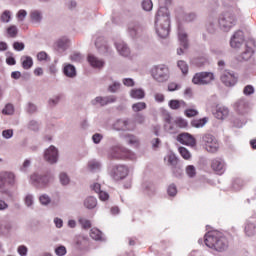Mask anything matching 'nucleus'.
Returning a JSON list of instances; mask_svg holds the SVG:
<instances>
[{"label": "nucleus", "instance_id": "nucleus-1", "mask_svg": "<svg viewBox=\"0 0 256 256\" xmlns=\"http://www.w3.org/2000/svg\"><path fill=\"white\" fill-rule=\"evenodd\" d=\"M171 27V13L167 7H161L158 9L155 17V31L160 39H166L169 37V31Z\"/></svg>", "mask_w": 256, "mask_h": 256}, {"label": "nucleus", "instance_id": "nucleus-2", "mask_svg": "<svg viewBox=\"0 0 256 256\" xmlns=\"http://www.w3.org/2000/svg\"><path fill=\"white\" fill-rule=\"evenodd\" d=\"M204 243L209 249L214 251L223 252L229 249V240L221 232L212 231L208 232L204 236Z\"/></svg>", "mask_w": 256, "mask_h": 256}, {"label": "nucleus", "instance_id": "nucleus-3", "mask_svg": "<svg viewBox=\"0 0 256 256\" xmlns=\"http://www.w3.org/2000/svg\"><path fill=\"white\" fill-rule=\"evenodd\" d=\"M108 159L119 161L121 159H136L135 153L121 144H116L108 149Z\"/></svg>", "mask_w": 256, "mask_h": 256}, {"label": "nucleus", "instance_id": "nucleus-4", "mask_svg": "<svg viewBox=\"0 0 256 256\" xmlns=\"http://www.w3.org/2000/svg\"><path fill=\"white\" fill-rule=\"evenodd\" d=\"M235 23H237V17L231 11H225L219 17V25L222 31H230L231 28L235 27Z\"/></svg>", "mask_w": 256, "mask_h": 256}, {"label": "nucleus", "instance_id": "nucleus-5", "mask_svg": "<svg viewBox=\"0 0 256 256\" xmlns=\"http://www.w3.org/2000/svg\"><path fill=\"white\" fill-rule=\"evenodd\" d=\"M152 77L158 83H165V81H169V77H170L169 67L163 64L154 66L152 68Z\"/></svg>", "mask_w": 256, "mask_h": 256}, {"label": "nucleus", "instance_id": "nucleus-6", "mask_svg": "<svg viewBox=\"0 0 256 256\" xmlns=\"http://www.w3.org/2000/svg\"><path fill=\"white\" fill-rule=\"evenodd\" d=\"M52 180L53 176L51 174L33 173L30 175L29 183L34 187H47Z\"/></svg>", "mask_w": 256, "mask_h": 256}, {"label": "nucleus", "instance_id": "nucleus-7", "mask_svg": "<svg viewBox=\"0 0 256 256\" xmlns=\"http://www.w3.org/2000/svg\"><path fill=\"white\" fill-rule=\"evenodd\" d=\"M253 46H255L254 40L247 41V43H245L243 46L242 53L236 57V61L239 63H245V61H249V59L253 57V53H255Z\"/></svg>", "mask_w": 256, "mask_h": 256}, {"label": "nucleus", "instance_id": "nucleus-8", "mask_svg": "<svg viewBox=\"0 0 256 256\" xmlns=\"http://www.w3.org/2000/svg\"><path fill=\"white\" fill-rule=\"evenodd\" d=\"M202 142L208 153H217V151H219V142L212 134H204Z\"/></svg>", "mask_w": 256, "mask_h": 256}, {"label": "nucleus", "instance_id": "nucleus-9", "mask_svg": "<svg viewBox=\"0 0 256 256\" xmlns=\"http://www.w3.org/2000/svg\"><path fill=\"white\" fill-rule=\"evenodd\" d=\"M212 81H215L213 72H199L192 78L194 85H209Z\"/></svg>", "mask_w": 256, "mask_h": 256}, {"label": "nucleus", "instance_id": "nucleus-10", "mask_svg": "<svg viewBox=\"0 0 256 256\" xmlns=\"http://www.w3.org/2000/svg\"><path fill=\"white\" fill-rule=\"evenodd\" d=\"M43 159L49 165H56L59 162V149L51 145L44 150Z\"/></svg>", "mask_w": 256, "mask_h": 256}, {"label": "nucleus", "instance_id": "nucleus-11", "mask_svg": "<svg viewBox=\"0 0 256 256\" xmlns=\"http://www.w3.org/2000/svg\"><path fill=\"white\" fill-rule=\"evenodd\" d=\"M238 79L239 77L237 74L231 70H223L220 75V81L226 87H235V85H237Z\"/></svg>", "mask_w": 256, "mask_h": 256}, {"label": "nucleus", "instance_id": "nucleus-12", "mask_svg": "<svg viewBox=\"0 0 256 256\" xmlns=\"http://www.w3.org/2000/svg\"><path fill=\"white\" fill-rule=\"evenodd\" d=\"M129 175V167L120 164L116 165L112 168L111 177L114 181H123V179L127 178Z\"/></svg>", "mask_w": 256, "mask_h": 256}, {"label": "nucleus", "instance_id": "nucleus-13", "mask_svg": "<svg viewBox=\"0 0 256 256\" xmlns=\"http://www.w3.org/2000/svg\"><path fill=\"white\" fill-rule=\"evenodd\" d=\"M127 32L132 39H137L145 33V27H143L139 22H132L128 24Z\"/></svg>", "mask_w": 256, "mask_h": 256}, {"label": "nucleus", "instance_id": "nucleus-14", "mask_svg": "<svg viewBox=\"0 0 256 256\" xmlns=\"http://www.w3.org/2000/svg\"><path fill=\"white\" fill-rule=\"evenodd\" d=\"M114 131H135V126L131 125L129 119H118L112 124Z\"/></svg>", "mask_w": 256, "mask_h": 256}, {"label": "nucleus", "instance_id": "nucleus-15", "mask_svg": "<svg viewBox=\"0 0 256 256\" xmlns=\"http://www.w3.org/2000/svg\"><path fill=\"white\" fill-rule=\"evenodd\" d=\"M211 169L215 171L217 175H223L225 173L227 167L225 165V160L222 158H214L211 161Z\"/></svg>", "mask_w": 256, "mask_h": 256}, {"label": "nucleus", "instance_id": "nucleus-16", "mask_svg": "<svg viewBox=\"0 0 256 256\" xmlns=\"http://www.w3.org/2000/svg\"><path fill=\"white\" fill-rule=\"evenodd\" d=\"M245 41V37L243 35V31L238 30L231 37L230 45L233 49H240L243 47V42Z\"/></svg>", "mask_w": 256, "mask_h": 256}, {"label": "nucleus", "instance_id": "nucleus-17", "mask_svg": "<svg viewBox=\"0 0 256 256\" xmlns=\"http://www.w3.org/2000/svg\"><path fill=\"white\" fill-rule=\"evenodd\" d=\"M177 141L182 145H188L190 147H195L196 145L195 138L189 133H182L178 135Z\"/></svg>", "mask_w": 256, "mask_h": 256}, {"label": "nucleus", "instance_id": "nucleus-18", "mask_svg": "<svg viewBox=\"0 0 256 256\" xmlns=\"http://www.w3.org/2000/svg\"><path fill=\"white\" fill-rule=\"evenodd\" d=\"M87 61L89 65L93 67V69H103V67H105V60L98 58L93 54L88 55Z\"/></svg>", "mask_w": 256, "mask_h": 256}, {"label": "nucleus", "instance_id": "nucleus-19", "mask_svg": "<svg viewBox=\"0 0 256 256\" xmlns=\"http://www.w3.org/2000/svg\"><path fill=\"white\" fill-rule=\"evenodd\" d=\"M115 47L122 57H130L131 56V48L127 45V43L123 41H119L115 43Z\"/></svg>", "mask_w": 256, "mask_h": 256}, {"label": "nucleus", "instance_id": "nucleus-20", "mask_svg": "<svg viewBox=\"0 0 256 256\" xmlns=\"http://www.w3.org/2000/svg\"><path fill=\"white\" fill-rule=\"evenodd\" d=\"M69 38L61 37L55 42V49L58 53H65L69 49Z\"/></svg>", "mask_w": 256, "mask_h": 256}, {"label": "nucleus", "instance_id": "nucleus-21", "mask_svg": "<svg viewBox=\"0 0 256 256\" xmlns=\"http://www.w3.org/2000/svg\"><path fill=\"white\" fill-rule=\"evenodd\" d=\"M244 232L247 237H253L256 235V223L251 221H246L244 226Z\"/></svg>", "mask_w": 256, "mask_h": 256}, {"label": "nucleus", "instance_id": "nucleus-22", "mask_svg": "<svg viewBox=\"0 0 256 256\" xmlns=\"http://www.w3.org/2000/svg\"><path fill=\"white\" fill-rule=\"evenodd\" d=\"M63 73L66 77L73 79L77 77V69L72 64H65L63 68Z\"/></svg>", "mask_w": 256, "mask_h": 256}, {"label": "nucleus", "instance_id": "nucleus-23", "mask_svg": "<svg viewBox=\"0 0 256 256\" xmlns=\"http://www.w3.org/2000/svg\"><path fill=\"white\" fill-rule=\"evenodd\" d=\"M7 185V182L5 180V175L4 173H0V193L2 195H7V197H12L13 196V193L10 192L9 189L5 188Z\"/></svg>", "mask_w": 256, "mask_h": 256}, {"label": "nucleus", "instance_id": "nucleus-24", "mask_svg": "<svg viewBox=\"0 0 256 256\" xmlns=\"http://www.w3.org/2000/svg\"><path fill=\"white\" fill-rule=\"evenodd\" d=\"M164 161L170 167H177V163H179L177 156L173 152H168L167 155L164 157Z\"/></svg>", "mask_w": 256, "mask_h": 256}, {"label": "nucleus", "instance_id": "nucleus-25", "mask_svg": "<svg viewBox=\"0 0 256 256\" xmlns=\"http://www.w3.org/2000/svg\"><path fill=\"white\" fill-rule=\"evenodd\" d=\"M4 173V179L6 181V185H9L10 187H15L17 183V176L13 172H3Z\"/></svg>", "mask_w": 256, "mask_h": 256}, {"label": "nucleus", "instance_id": "nucleus-26", "mask_svg": "<svg viewBox=\"0 0 256 256\" xmlns=\"http://www.w3.org/2000/svg\"><path fill=\"white\" fill-rule=\"evenodd\" d=\"M23 203L28 209H33L35 207V195L26 193L23 197Z\"/></svg>", "mask_w": 256, "mask_h": 256}, {"label": "nucleus", "instance_id": "nucleus-27", "mask_svg": "<svg viewBox=\"0 0 256 256\" xmlns=\"http://www.w3.org/2000/svg\"><path fill=\"white\" fill-rule=\"evenodd\" d=\"M214 116L216 119H227L229 116V109L227 107H217L216 111L214 112Z\"/></svg>", "mask_w": 256, "mask_h": 256}, {"label": "nucleus", "instance_id": "nucleus-28", "mask_svg": "<svg viewBox=\"0 0 256 256\" xmlns=\"http://www.w3.org/2000/svg\"><path fill=\"white\" fill-rule=\"evenodd\" d=\"M178 39L184 49L189 48V41L187 40V33H185L181 28L178 29Z\"/></svg>", "mask_w": 256, "mask_h": 256}, {"label": "nucleus", "instance_id": "nucleus-29", "mask_svg": "<svg viewBox=\"0 0 256 256\" xmlns=\"http://www.w3.org/2000/svg\"><path fill=\"white\" fill-rule=\"evenodd\" d=\"M84 207L86 209H95L97 207V198L94 196H88L84 199Z\"/></svg>", "mask_w": 256, "mask_h": 256}, {"label": "nucleus", "instance_id": "nucleus-30", "mask_svg": "<svg viewBox=\"0 0 256 256\" xmlns=\"http://www.w3.org/2000/svg\"><path fill=\"white\" fill-rule=\"evenodd\" d=\"M30 19L33 23L39 24L43 21V13L39 10H33L30 12Z\"/></svg>", "mask_w": 256, "mask_h": 256}, {"label": "nucleus", "instance_id": "nucleus-31", "mask_svg": "<svg viewBox=\"0 0 256 256\" xmlns=\"http://www.w3.org/2000/svg\"><path fill=\"white\" fill-rule=\"evenodd\" d=\"M130 97L132 99H145V90L141 88H135L130 91Z\"/></svg>", "mask_w": 256, "mask_h": 256}, {"label": "nucleus", "instance_id": "nucleus-32", "mask_svg": "<svg viewBox=\"0 0 256 256\" xmlns=\"http://www.w3.org/2000/svg\"><path fill=\"white\" fill-rule=\"evenodd\" d=\"M23 69L29 70L33 67V58L31 56H22L20 58Z\"/></svg>", "mask_w": 256, "mask_h": 256}, {"label": "nucleus", "instance_id": "nucleus-33", "mask_svg": "<svg viewBox=\"0 0 256 256\" xmlns=\"http://www.w3.org/2000/svg\"><path fill=\"white\" fill-rule=\"evenodd\" d=\"M101 41H103V38H98L96 40L95 45L97 49H99L101 53H109L111 51V47L107 44H101Z\"/></svg>", "mask_w": 256, "mask_h": 256}, {"label": "nucleus", "instance_id": "nucleus-34", "mask_svg": "<svg viewBox=\"0 0 256 256\" xmlns=\"http://www.w3.org/2000/svg\"><path fill=\"white\" fill-rule=\"evenodd\" d=\"M208 121H209V118L204 117L202 119L192 120L191 125L196 129H201V127H205V125H207Z\"/></svg>", "mask_w": 256, "mask_h": 256}, {"label": "nucleus", "instance_id": "nucleus-35", "mask_svg": "<svg viewBox=\"0 0 256 256\" xmlns=\"http://www.w3.org/2000/svg\"><path fill=\"white\" fill-rule=\"evenodd\" d=\"M90 237L94 239V241H103V232L97 228H92L90 230Z\"/></svg>", "mask_w": 256, "mask_h": 256}, {"label": "nucleus", "instance_id": "nucleus-36", "mask_svg": "<svg viewBox=\"0 0 256 256\" xmlns=\"http://www.w3.org/2000/svg\"><path fill=\"white\" fill-rule=\"evenodd\" d=\"M91 105H93V107H97V105H99L100 107H106V100H105V96H97L94 99L91 100Z\"/></svg>", "mask_w": 256, "mask_h": 256}, {"label": "nucleus", "instance_id": "nucleus-37", "mask_svg": "<svg viewBox=\"0 0 256 256\" xmlns=\"http://www.w3.org/2000/svg\"><path fill=\"white\" fill-rule=\"evenodd\" d=\"M142 188L146 195H153L155 193V186L151 182H144Z\"/></svg>", "mask_w": 256, "mask_h": 256}, {"label": "nucleus", "instance_id": "nucleus-38", "mask_svg": "<svg viewBox=\"0 0 256 256\" xmlns=\"http://www.w3.org/2000/svg\"><path fill=\"white\" fill-rule=\"evenodd\" d=\"M6 33H7L8 37L15 39V37H17V35H19V28H17V26H15V25H10L6 29Z\"/></svg>", "mask_w": 256, "mask_h": 256}, {"label": "nucleus", "instance_id": "nucleus-39", "mask_svg": "<svg viewBox=\"0 0 256 256\" xmlns=\"http://www.w3.org/2000/svg\"><path fill=\"white\" fill-rule=\"evenodd\" d=\"M13 229V224L11 222H5L0 225V235H7Z\"/></svg>", "mask_w": 256, "mask_h": 256}, {"label": "nucleus", "instance_id": "nucleus-40", "mask_svg": "<svg viewBox=\"0 0 256 256\" xmlns=\"http://www.w3.org/2000/svg\"><path fill=\"white\" fill-rule=\"evenodd\" d=\"M39 203L43 205V207H48V205H51V197L48 194H41L39 196Z\"/></svg>", "mask_w": 256, "mask_h": 256}, {"label": "nucleus", "instance_id": "nucleus-41", "mask_svg": "<svg viewBox=\"0 0 256 256\" xmlns=\"http://www.w3.org/2000/svg\"><path fill=\"white\" fill-rule=\"evenodd\" d=\"M169 107L171 109H180V107H185V101L183 100H170Z\"/></svg>", "mask_w": 256, "mask_h": 256}, {"label": "nucleus", "instance_id": "nucleus-42", "mask_svg": "<svg viewBox=\"0 0 256 256\" xmlns=\"http://www.w3.org/2000/svg\"><path fill=\"white\" fill-rule=\"evenodd\" d=\"M145 109H147V104L145 102H138L132 105V110L134 111V113H139V111H145Z\"/></svg>", "mask_w": 256, "mask_h": 256}, {"label": "nucleus", "instance_id": "nucleus-43", "mask_svg": "<svg viewBox=\"0 0 256 256\" xmlns=\"http://www.w3.org/2000/svg\"><path fill=\"white\" fill-rule=\"evenodd\" d=\"M12 15L11 11L5 10L0 16L1 23H10Z\"/></svg>", "mask_w": 256, "mask_h": 256}, {"label": "nucleus", "instance_id": "nucleus-44", "mask_svg": "<svg viewBox=\"0 0 256 256\" xmlns=\"http://www.w3.org/2000/svg\"><path fill=\"white\" fill-rule=\"evenodd\" d=\"M88 168L90 171H100L101 170V162L97 160H91L88 162Z\"/></svg>", "mask_w": 256, "mask_h": 256}, {"label": "nucleus", "instance_id": "nucleus-45", "mask_svg": "<svg viewBox=\"0 0 256 256\" xmlns=\"http://www.w3.org/2000/svg\"><path fill=\"white\" fill-rule=\"evenodd\" d=\"M236 106L239 113H247V107H249V105L245 100L238 101Z\"/></svg>", "mask_w": 256, "mask_h": 256}, {"label": "nucleus", "instance_id": "nucleus-46", "mask_svg": "<svg viewBox=\"0 0 256 256\" xmlns=\"http://www.w3.org/2000/svg\"><path fill=\"white\" fill-rule=\"evenodd\" d=\"M69 59L73 63H81L83 61V55L80 52H73L70 56Z\"/></svg>", "mask_w": 256, "mask_h": 256}, {"label": "nucleus", "instance_id": "nucleus-47", "mask_svg": "<svg viewBox=\"0 0 256 256\" xmlns=\"http://www.w3.org/2000/svg\"><path fill=\"white\" fill-rule=\"evenodd\" d=\"M119 89H121V83L114 81L112 84H110L107 88V91L109 93H117V91H119Z\"/></svg>", "mask_w": 256, "mask_h": 256}, {"label": "nucleus", "instance_id": "nucleus-48", "mask_svg": "<svg viewBox=\"0 0 256 256\" xmlns=\"http://www.w3.org/2000/svg\"><path fill=\"white\" fill-rule=\"evenodd\" d=\"M60 183L61 185H69L71 183V179L69 178V175L65 172H61L59 175Z\"/></svg>", "mask_w": 256, "mask_h": 256}, {"label": "nucleus", "instance_id": "nucleus-49", "mask_svg": "<svg viewBox=\"0 0 256 256\" xmlns=\"http://www.w3.org/2000/svg\"><path fill=\"white\" fill-rule=\"evenodd\" d=\"M186 175L190 178L193 179L195 175H197V169L193 165H188L186 167Z\"/></svg>", "mask_w": 256, "mask_h": 256}, {"label": "nucleus", "instance_id": "nucleus-50", "mask_svg": "<svg viewBox=\"0 0 256 256\" xmlns=\"http://www.w3.org/2000/svg\"><path fill=\"white\" fill-rule=\"evenodd\" d=\"M179 69L181 70V72L183 73V75H187V73H189V66L187 65V63L183 60H179L177 63Z\"/></svg>", "mask_w": 256, "mask_h": 256}, {"label": "nucleus", "instance_id": "nucleus-51", "mask_svg": "<svg viewBox=\"0 0 256 256\" xmlns=\"http://www.w3.org/2000/svg\"><path fill=\"white\" fill-rule=\"evenodd\" d=\"M127 143L128 145H135L137 147V145H139V138L133 134H128Z\"/></svg>", "mask_w": 256, "mask_h": 256}, {"label": "nucleus", "instance_id": "nucleus-52", "mask_svg": "<svg viewBox=\"0 0 256 256\" xmlns=\"http://www.w3.org/2000/svg\"><path fill=\"white\" fill-rule=\"evenodd\" d=\"M178 151H179L181 157H183V159H186V160L191 159V152H189V150H187V148L179 147Z\"/></svg>", "mask_w": 256, "mask_h": 256}, {"label": "nucleus", "instance_id": "nucleus-53", "mask_svg": "<svg viewBox=\"0 0 256 256\" xmlns=\"http://www.w3.org/2000/svg\"><path fill=\"white\" fill-rule=\"evenodd\" d=\"M55 255L57 256H66L67 255V248L63 245H60L54 249Z\"/></svg>", "mask_w": 256, "mask_h": 256}, {"label": "nucleus", "instance_id": "nucleus-54", "mask_svg": "<svg viewBox=\"0 0 256 256\" xmlns=\"http://www.w3.org/2000/svg\"><path fill=\"white\" fill-rule=\"evenodd\" d=\"M141 5H142L143 11H152L153 10V1H151V0H143Z\"/></svg>", "mask_w": 256, "mask_h": 256}, {"label": "nucleus", "instance_id": "nucleus-55", "mask_svg": "<svg viewBox=\"0 0 256 256\" xmlns=\"http://www.w3.org/2000/svg\"><path fill=\"white\" fill-rule=\"evenodd\" d=\"M244 185H245V183L243 182V180L236 179V180H234L232 187H233L234 191H241V189H243Z\"/></svg>", "mask_w": 256, "mask_h": 256}, {"label": "nucleus", "instance_id": "nucleus-56", "mask_svg": "<svg viewBox=\"0 0 256 256\" xmlns=\"http://www.w3.org/2000/svg\"><path fill=\"white\" fill-rule=\"evenodd\" d=\"M3 115H13L15 113V108L12 104H6L4 109L2 110Z\"/></svg>", "mask_w": 256, "mask_h": 256}, {"label": "nucleus", "instance_id": "nucleus-57", "mask_svg": "<svg viewBox=\"0 0 256 256\" xmlns=\"http://www.w3.org/2000/svg\"><path fill=\"white\" fill-rule=\"evenodd\" d=\"M206 31H208V33H215V31H217V25H215V21H209L206 24Z\"/></svg>", "mask_w": 256, "mask_h": 256}, {"label": "nucleus", "instance_id": "nucleus-58", "mask_svg": "<svg viewBox=\"0 0 256 256\" xmlns=\"http://www.w3.org/2000/svg\"><path fill=\"white\" fill-rule=\"evenodd\" d=\"M37 59L39 61H51V58L49 57V54H47V52H45V51H40L37 54Z\"/></svg>", "mask_w": 256, "mask_h": 256}, {"label": "nucleus", "instance_id": "nucleus-59", "mask_svg": "<svg viewBox=\"0 0 256 256\" xmlns=\"http://www.w3.org/2000/svg\"><path fill=\"white\" fill-rule=\"evenodd\" d=\"M169 197H175L177 195V186L175 184H170L167 189Z\"/></svg>", "mask_w": 256, "mask_h": 256}, {"label": "nucleus", "instance_id": "nucleus-60", "mask_svg": "<svg viewBox=\"0 0 256 256\" xmlns=\"http://www.w3.org/2000/svg\"><path fill=\"white\" fill-rule=\"evenodd\" d=\"M60 101H61V96H54L48 100V105L50 107H55L56 105H59Z\"/></svg>", "mask_w": 256, "mask_h": 256}, {"label": "nucleus", "instance_id": "nucleus-61", "mask_svg": "<svg viewBox=\"0 0 256 256\" xmlns=\"http://www.w3.org/2000/svg\"><path fill=\"white\" fill-rule=\"evenodd\" d=\"M17 253L20 256H27V253H29V248H27L25 245H20L17 248Z\"/></svg>", "mask_w": 256, "mask_h": 256}, {"label": "nucleus", "instance_id": "nucleus-62", "mask_svg": "<svg viewBox=\"0 0 256 256\" xmlns=\"http://www.w3.org/2000/svg\"><path fill=\"white\" fill-rule=\"evenodd\" d=\"M28 129H30L31 131H39V122H37L36 120H31L28 123Z\"/></svg>", "mask_w": 256, "mask_h": 256}, {"label": "nucleus", "instance_id": "nucleus-63", "mask_svg": "<svg viewBox=\"0 0 256 256\" xmlns=\"http://www.w3.org/2000/svg\"><path fill=\"white\" fill-rule=\"evenodd\" d=\"M179 89H181V84H177L175 82L168 83V91H179Z\"/></svg>", "mask_w": 256, "mask_h": 256}, {"label": "nucleus", "instance_id": "nucleus-64", "mask_svg": "<svg viewBox=\"0 0 256 256\" xmlns=\"http://www.w3.org/2000/svg\"><path fill=\"white\" fill-rule=\"evenodd\" d=\"M16 17L18 21H25V18L27 17V12L25 10H19L16 14Z\"/></svg>", "mask_w": 256, "mask_h": 256}]
</instances>
